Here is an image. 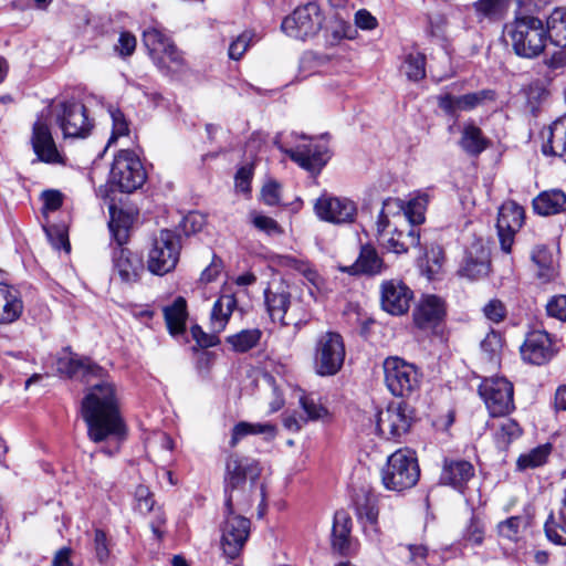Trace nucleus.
<instances>
[{
  "label": "nucleus",
  "mask_w": 566,
  "mask_h": 566,
  "mask_svg": "<svg viewBox=\"0 0 566 566\" xmlns=\"http://www.w3.org/2000/svg\"><path fill=\"white\" fill-rule=\"evenodd\" d=\"M533 210L539 216H553L566 211V193L559 189L539 192L532 201Z\"/></svg>",
  "instance_id": "nucleus-31"
},
{
  "label": "nucleus",
  "mask_w": 566,
  "mask_h": 566,
  "mask_svg": "<svg viewBox=\"0 0 566 566\" xmlns=\"http://www.w3.org/2000/svg\"><path fill=\"white\" fill-rule=\"evenodd\" d=\"M402 549H405L408 553L409 563L416 566H422L426 564L428 557V548L426 546L407 545L403 546Z\"/></svg>",
  "instance_id": "nucleus-61"
},
{
  "label": "nucleus",
  "mask_w": 566,
  "mask_h": 566,
  "mask_svg": "<svg viewBox=\"0 0 566 566\" xmlns=\"http://www.w3.org/2000/svg\"><path fill=\"white\" fill-rule=\"evenodd\" d=\"M485 527L480 517L473 515L463 531L462 538L469 545H481L484 541Z\"/></svg>",
  "instance_id": "nucleus-50"
},
{
  "label": "nucleus",
  "mask_w": 566,
  "mask_h": 566,
  "mask_svg": "<svg viewBox=\"0 0 566 566\" xmlns=\"http://www.w3.org/2000/svg\"><path fill=\"white\" fill-rule=\"evenodd\" d=\"M252 224L268 234H281L282 229L280 224L268 216L260 214L258 212H251L250 214Z\"/></svg>",
  "instance_id": "nucleus-53"
},
{
  "label": "nucleus",
  "mask_w": 566,
  "mask_h": 566,
  "mask_svg": "<svg viewBox=\"0 0 566 566\" xmlns=\"http://www.w3.org/2000/svg\"><path fill=\"white\" fill-rule=\"evenodd\" d=\"M484 315L494 323L502 322L506 316V308L499 300H491L483 308Z\"/></svg>",
  "instance_id": "nucleus-59"
},
{
  "label": "nucleus",
  "mask_w": 566,
  "mask_h": 566,
  "mask_svg": "<svg viewBox=\"0 0 566 566\" xmlns=\"http://www.w3.org/2000/svg\"><path fill=\"white\" fill-rule=\"evenodd\" d=\"M412 409L401 399L396 397L386 408L378 413L377 429L386 439H397L410 428Z\"/></svg>",
  "instance_id": "nucleus-14"
},
{
  "label": "nucleus",
  "mask_w": 566,
  "mask_h": 566,
  "mask_svg": "<svg viewBox=\"0 0 566 566\" xmlns=\"http://www.w3.org/2000/svg\"><path fill=\"white\" fill-rule=\"evenodd\" d=\"M359 517L364 521V530L368 536L376 538L378 535L377 520L378 509L371 504L359 505L357 507Z\"/></svg>",
  "instance_id": "nucleus-47"
},
{
  "label": "nucleus",
  "mask_w": 566,
  "mask_h": 566,
  "mask_svg": "<svg viewBox=\"0 0 566 566\" xmlns=\"http://www.w3.org/2000/svg\"><path fill=\"white\" fill-rule=\"evenodd\" d=\"M521 354L523 359L531 364H545L554 355L549 335L544 331H533L528 333L521 347Z\"/></svg>",
  "instance_id": "nucleus-24"
},
{
  "label": "nucleus",
  "mask_w": 566,
  "mask_h": 566,
  "mask_svg": "<svg viewBox=\"0 0 566 566\" xmlns=\"http://www.w3.org/2000/svg\"><path fill=\"white\" fill-rule=\"evenodd\" d=\"M164 316L170 334L178 335L184 333L188 317L186 300L182 296H178L171 305L164 308Z\"/></svg>",
  "instance_id": "nucleus-37"
},
{
  "label": "nucleus",
  "mask_w": 566,
  "mask_h": 566,
  "mask_svg": "<svg viewBox=\"0 0 566 566\" xmlns=\"http://www.w3.org/2000/svg\"><path fill=\"white\" fill-rule=\"evenodd\" d=\"M94 549L97 560L104 564L109 557L107 536L104 531L96 530L94 535Z\"/></svg>",
  "instance_id": "nucleus-58"
},
{
  "label": "nucleus",
  "mask_w": 566,
  "mask_h": 566,
  "mask_svg": "<svg viewBox=\"0 0 566 566\" xmlns=\"http://www.w3.org/2000/svg\"><path fill=\"white\" fill-rule=\"evenodd\" d=\"M541 137L544 155L564 157L566 155V115L544 128Z\"/></svg>",
  "instance_id": "nucleus-28"
},
{
  "label": "nucleus",
  "mask_w": 566,
  "mask_h": 566,
  "mask_svg": "<svg viewBox=\"0 0 566 566\" xmlns=\"http://www.w3.org/2000/svg\"><path fill=\"white\" fill-rule=\"evenodd\" d=\"M108 114L112 118V135L107 146L114 143L118 137L126 136L129 133V124L120 109L109 106Z\"/></svg>",
  "instance_id": "nucleus-48"
},
{
  "label": "nucleus",
  "mask_w": 566,
  "mask_h": 566,
  "mask_svg": "<svg viewBox=\"0 0 566 566\" xmlns=\"http://www.w3.org/2000/svg\"><path fill=\"white\" fill-rule=\"evenodd\" d=\"M429 202L428 195H418L410 199L406 205L400 199H387L385 200V208H396L403 212V218L408 221L407 226H417L424 222V214Z\"/></svg>",
  "instance_id": "nucleus-30"
},
{
  "label": "nucleus",
  "mask_w": 566,
  "mask_h": 566,
  "mask_svg": "<svg viewBox=\"0 0 566 566\" xmlns=\"http://www.w3.org/2000/svg\"><path fill=\"white\" fill-rule=\"evenodd\" d=\"M522 434L520 424L513 419H506L501 422L494 433V439L499 448L505 449L510 443Z\"/></svg>",
  "instance_id": "nucleus-45"
},
{
  "label": "nucleus",
  "mask_w": 566,
  "mask_h": 566,
  "mask_svg": "<svg viewBox=\"0 0 566 566\" xmlns=\"http://www.w3.org/2000/svg\"><path fill=\"white\" fill-rule=\"evenodd\" d=\"M384 375L388 389H416L420 386L418 368L399 357H388L384 361Z\"/></svg>",
  "instance_id": "nucleus-18"
},
{
  "label": "nucleus",
  "mask_w": 566,
  "mask_h": 566,
  "mask_svg": "<svg viewBox=\"0 0 566 566\" xmlns=\"http://www.w3.org/2000/svg\"><path fill=\"white\" fill-rule=\"evenodd\" d=\"M510 0H478L473 3L478 15L482 18H494L504 11Z\"/></svg>",
  "instance_id": "nucleus-52"
},
{
  "label": "nucleus",
  "mask_w": 566,
  "mask_h": 566,
  "mask_svg": "<svg viewBox=\"0 0 566 566\" xmlns=\"http://www.w3.org/2000/svg\"><path fill=\"white\" fill-rule=\"evenodd\" d=\"M473 476L474 468L471 462L465 460H444L440 482L462 492Z\"/></svg>",
  "instance_id": "nucleus-29"
},
{
  "label": "nucleus",
  "mask_w": 566,
  "mask_h": 566,
  "mask_svg": "<svg viewBox=\"0 0 566 566\" xmlns=\"http://www.w3.org/2000/svg\"><path fill=\"white\" fill-rule=\"evenodd\" d=\"M254 34L245 31L240 34L229 46V56L232 60H240L250 46Z\"/></svg>",
  "instance_id": "nucleus-54"
},
{
  "label": "nucleus",
  "mask_w": 566,
  "mask_h": 566,
  "mask_svg": "<svg viewBox=\"0 0 566 566\" xmlns=\"http://www.w3.org/2000/svg\"><path fill=\"white\" fill-rule=\"evenodd\" d=\"M235 511H239L237 506L226 507V517L220 528V547L229 559H234L241 554L251 531L250 520L237 514Z\"/></svg>",
  "instance_id": "nucleus-11"
},
{
  "label": "nucleus",
  "mask_w": 566,
  "mask_h": 566,
  "mask_svg": "<svg viewBox=\"0 0 566 566\" xmlns=\"http://www.w3.org/2000/svg\"><path fill=\"white\" fill-rule=\"evenodd\" d=\"M502 349L503 338L497 332L491 331L481 342V352L485 360L494 367L500 363Z\"/></svg>",
  "instance_id": "nucleus-44"
},
{
  "label": "nucleus",
  "mask_w": 566,
  "mask_h": 566,
  "mask_svg": "<svg viewBox=\"0 0 566 566\" xmlns=\"http://www.w3.org/2000/svg\"><path fill=\"white\" fill-rule=\"evenodd\" d=\"M459 145L467 154L478 156L489 147V140L480 127L473 123H467L463 126Z\"/></svg>",
  "instance_id": "nucleus-36"
},
{
  "label": "nucleus",
  "mask_w": 566,
  "mask_h": 566,
  "mask_svg": "<svg viewBox=\"0 0 566 566\" xmlns=\"http://www.w3.org/2000/svg\"><path fill=\"white\" fill-rule=\"evenodd\" d=\"M379 243L387 252L395 254H403L413 250L417 258L427 255V250L421 243L420 230L407 226V223L402 228L395 227Z\"/></svg>",
  "instance_id": "nucleus-16"
},
{
  "label": "nucleus",
  "mask_w": 566,
  "mask_h": 566,
  "mask_svg": "<svg viewBox=\"0 0 566 566\" xmlns=\"http://www.w3.org/2000/svg\"><path fill=\"white\" fill-rule=\"evenodd\" d=\"M345 357V343L339 333L328 331L318 335L313 353V369L318 376L331 377L338 374Z\"/></svg>",
  "instance_id": "nucleus-7"
},
{
  "label": "nucleus",
  "mask_w": 566,
  "mask_h": 566,
  "mask_svg": "<svg viewBox=\"0 0 566 566\" xmlns=\"http://www.w3.org/2000/svg\"><path fill=\"white\" fill-rule=\"evenodd\" d=\"M446 316L444 302L436 295H424L413 311V321L422 331L438 334Z\"/></svg>",
  "instance_id": "nucleus-22"
},
{
  "label": "nucleus",
  "mask_w": 566,
  "mask_h": 566,
  "mask_svg": "<svg viewBox=\"0 0 566 566\" xmlns=\"http://www.w3.org/2000/svg\"><path fill=\"white\" fill-rule=\"evenodd\" d=\"M420 476L418 461L409 449L390 454L381 470V481L387 490L401 492L415 486Z\"/></svg>",
  "instance_id": "nucleus-6"
},
{
  "label": "nucleus",
  "mask_w": 566,
  "mask_h": 566,
  "mask_svg": "<svg viewBox=\"0 0 566 566\" xmlns=\"http://www.w3.org/2000/svg\"><path fill=\"white\" fill-rule=\"evenodd\" d=\"M300 403L307 418L305 420H324L328 417V410L312 395H304L300 398Z\"/></svg>",
  "instance_id": "nucleus-49"
},
{
  "label": "nucleus",
  "mask_w": 566,
  "mask_h": 566,
  "mask_svg": "<svg viewBox=\"0 0 566 566\" xmlns=\"http://www.w3.org/2000/svg\"><path fill=\"white\" fill-rule=\"evenodd\" d=\"M144 44L158 67L177 72L184 62L181 52L158 28H149L143 34Z\"/></svg>",
  "instance_id": "nucleus-12"
},
{
  "label": "nucleus",
  "mask_w": 566,
  "mask_h": 566,
  "mask_svg": "<svg viewBox=\"0 0 566 566\" xmlns=\"http://www.w3.org/2000/svg\"><path fill=\"white\" fill-rule=\"evenodd\" d=\"M546 38L556 46L566 48V8H556L547 18Z\"/></svg>",
  "instance_id": "nucleus-39"
},
{
  "label": "nucleus",
  "mask_w": 566,
  "mask_h": 566,
  "mask_svg": "<svg viewBox=\"0 0 566 566\" xmlns=\"http://www.w3.org/2000/svg\"><path fill=\"white\" fill-rule=\"evenodd\" d=\"M137 509L140 513H149L154 507V500L150 491L145 485L137 486L135 491Z\"/></svg>",
  "instance_id": "nucleus-60"
},
{
  "label": "nucleus",
  "mask_w": 566,
  "mask_h": 566,
  "mask_svg": "<svg viewBox=\"0 0 566 566\" xmlns=\"http://www.w3.org/2000/svg\"><path fill=\"white\" fill-rule=\"evenodd\" d=\"M402 67L409 80L420 81L426 76V57L419 52L409 53Z\"/></svg>",
  "instance_id": "nucleus-46"
},
{
  "label": "nucleus",
  "mask_w": 566,
  "mask_h": 566,
  "mask_svg": "<svg viewBox=\"0 0 566 566\" xmlns=\"http://www.w3.org/2000/svg\"><path fill=\"white\" fill-rule=\"evenodd\" d=\"M386 264L376 248L371 244H364L360 248L358 258L348 266H339V270L352 274L378 275L384 272Z\"/></svg>",
  "instance_id": "nucleus-26"
},
{
  "label": "nucleus",
  "mask_w": 566,
  "mask_h": 566,
  "mask_svg": "<svg viewBox=\"0 0 566 566\" xmlns=\"http://www.w3.org/2000/svg\"><path fill=\"white\" fill-rule=\"evenodd\" d=\"M547 314L551 317L566 322V295H556L546 304Z\"/></svg>",
  "instance_id": "nucleus-56"
},
{
  "label": "nucleus",
  "mask_w": 566,
  "mask_h": 566,
  "mask_svg": "<svg viewBox=\"0 0 566 566\" xmlns=\"http://www.w3.org/2000/svg\"><path fill=\"white\" fill-rule=\"evenodd\" d=\"M265 304L273 322H280L283 326L295 324L287 317V310L291 305V294L287 286L279 284L270 286L265 291Z\"/></svg>",
  "instance_id": "nucleus-27"
},
{
  "label": "nucleus",
  "mask_w": 566,
  "mask_h": 566,
  "mask_svg": "<svg viewBox=\"0 0 566 566\" xmlns=\"http://www.w3.org/2000/svg\"><path fill=\"white\" fill-rule=\"evenodd\" d=\"M56 373L67 378H81L90 385L88 389H113L107 381L106 371L87 357H82L70 348H63L54 359Z\"/></svg>",
  "instance_id": "nucleus-5"
},
{
  "label": "nucleus",
  "mask_w": 566,
  "mask_h": 566,
  "mask_svg": "<svg viewBox=\"0 0 566 566\" xmlns=\"http://www.w3.org/2000/svg\"><path fill=\"white\" fill-rule=\"evenodd\" d=\"M111 182L123 192H133L146 180V171L132 150H120L115 156L109 176Z\"/></svg>",
  "instance_id": "nucleus-10"
},
{
  "label": "nucleus",
  "mask_w": 566,
  "mask_h": 566,
  "mask_svg": "<svg viewBox=\"0 0 566 566\" xmlns=\"http://www.w3.org/2000/svg\"><path fill=\"white\" fill-rule=\"evenodd\" d=\"M532 260L538 268V276L549 281L555 275L554 256L545 245H536L532 252Z\"/></svg>",
  "instance_id": "nucleus-41"
},
{
  "label": "nucleus",
  "mask_w": 566,
  "mask_h": 566,
  "mask_svg": "<svg viewBox=\"0 0 566 566\" xmlns=\"http://www.w3.org/2000/svg\"><path fill=\"white\" fill-rule=\"evenodd\" d=\"M548 541L557 545H566V489L558 511V521L551 514L544 525Z\"/></svg>",
  "instance_id": "nucleus-38"
},
{
  "label": "nucleus",
  "mask_w": 566,
  "mask_h": 566,
  "mask_svg": "<svg viewBox=\"0 0 566 566\" xmlns=\"http://www.w3.org/2000/svg\"><path fill=\"white\" fill-rule=\"evenodd\" d=\"M180 251V235L168 229L160 230L148 252V270L156 275H165L171 272L178 264Z\"/></svg>",
  "instance_id": "nucleus-8"
},
{
  "label": "nucleus",
  "mask_w": 566,
  "mask_h": 566,
  "mask_svg": "<svg viewBox=\"0 0 566 566\" xmlns=\"http://www.w3.org/2000/svg\"><path fill=\"white\" fill-rule=\"evenodd\" d=\"M23 303L18 290L0 283V324H10L22 314Z\"/></svg>",
  "instance_id": "nucleus-32"
},
{
  "label": "nucleus",
  "mask_w": 566,
  "mask_h": 566,
  "mask_svg": "<svg viewBox=\"0 0 566 566\" xmlns=\"http://www.w3.org/2000/svg\"><path fill=\"white\" fill-rule=\"evenodd\" d=\"M261 198L268 206H276L280 203V185L274 181L265 184L261 191Z\"/></svg>",
  "instance_id": "nucleus-62"
},
{
  "label": "nucleus",
  "mask_w": 566,
  "mask_h": 566,
  "mask_svg": "<svg viewBox=\"0 0 566 566\" xmlns=\"http://www.w3.org/2000/svg\"><path fill=\"white\" fill-rule=\"evenodd\" d=\"M80 413L87 426V436L94 442L108 438L122 440L127 434L115 391H88L81 401Z\"/></svg>",
  "instance_id": "nucleus-1"
},
{
  "label": "nucleus",
  "mask_w": 566,
  "mask_h": 566,
  "mask_svg": "<svg viewBox=\"0 0 566 566\" xmlns=\"http://www.w3.org/2000/svg\"><path fill=\"white\" fill-rule=\"evenodd\" d=\"M248 377L251 380L249 387L268 389L274 386V378L263 369L252 368L249 370Z\"/></svg>",
  "instance_id": "nucleus-55"
},
{
  "label": "nucleus",
  "mask_w": 566,
  "mask_h": 566,
  "mask_svg": "<svg viewBox=\"0 0 566 566\" xmlns=\"http://www.w3.org/2000/svg\"><path fill=\"white\" fill-rule=\"evenodd\" d=\"M504 33L514 53L521 57L534 59L545 49L546 30L537 17L516 13L514 19L505 24Z\"/></svg>",
  "instance_id": "nucleus-4"
},
{
  "label": "nucleus",
  "mask_w": 566,
  "mask_h": 566,
  "mask_svg": "<svg viewBox=\"0 0 566 566\" xmlns=\"http://www.w3.org/2000/svg\"><path fill=\"white\" fill-rule=\"evenodd\" d=\"M31 143L39 160L46 164H63L50 129V120L42 114L33 124Z\"/></svg>",
  "instance_id": "nucleus-20"
},
{
  "label": "nucleus",
  "mask_w": 566,
  "mask_h": 566,
  "mask_svg": "<svg viewBox=\"0 0 566 566\" xmlns=\"http://www.w3.org/2000/svg\"><path fill=\"white\" fill-rule=\"evenodd\" d=\"M490 271V252L482 242H473L467 250L463 264L459 270L462 276L470 280L485 277Z\"/></svg>",
  "instance_id": "nucleus-25"
},
{
  "label": "nucleus",
  "mask_w": 566,
  "mask_h": 566,
  "mask_svg": "<svg viewBox=\"0 0 566 566\" xmlns=\"http://www.w3.org/2000/svg\"><path fill=\"white\" fill-rule=\"evenodd\" d=\"M136 43L135 35L124 31L119 34L118 42L115 45V51L122 57L130 56L135 52Z\"/></svg>",
  "instance_id": "nucleus-57"
},
{
  "label": "nucleus",
  "mask_w": 566,
  "mask_h": 566,
  "mask_svg": "<svg viewBox=\"0 0 566 566\" xmlns=\"http://www.w3.org/2000/svg\"><path fill=\"white\" fill-rule=\"evenodd\" d=\"M222 270L221 259L213 256L211 263L201 272L200 282L210 283L213 282Z\"/></svg>",
  "instance_id": "nucleus-64"
},
{
  "label": "nucleus",
  "mask_w": 566,
  "mask_h": 566,
  "mask_svg": "<svg viewBox=\"0 0 566 566\" xmlns=\"http://www.w3.org/2000/svg\"><path fill=\"white\" fill-rule=\"evenodd\" d=\"M314 210L321 220L336 224L353 222L357 212L352 200L328 195L316 199Z\"/></svg>",
  "instance_id": "nucleus-17"
},
{
  "label": "nucleus",
  "mask_w": 566,
  "mask_h": 566,
  "mask_svg": "<svg viewBox=\"0 0 566 566\" xmlns=\"http://www.w3.org/2000/svg\"><path fill=\"white\" fill-rule=\"evenodd\" d=\"M65 138H85L93 128L86 107L76 101L59 103L50 111Z\"/></svg>",
  "instance_id": "nucleus-9"
},
{
  "label": "nucleus",
  "mask_w": 566,
  "mask_h": 566,
  "mask_svg": "<svg viewBox=\"0 0 566 566\" xmlns=\"http://www.w3.org/2000/svg\"><path fill=\"white\" fill-rule=\"evenodd\" d=\"M323 24V15L317 3L308 2L300 7L286 17L282 24V31L290 38L306 40L317 34Z\"/></svg>",
  "instance_id": "nucleus-13"
},
{
  "label": "nucleus",
  "mask_w": 566,
  "mask_h": 566,
  "mask_svg": "<svg viewBox=\"0 0 566 566\" xmlns=\"http://www.w3.org/2000/svg\"><path fill=\"white\" fill-rule=\"evenodd\" d=\"M109 214L108 228L113 240L118 245L112 255L113 273L122 283H137L145 272L144 261L140 255L123 247L128 242L133 217L114 206L109 208Z\"/></svg>",
  "instance_id": "nucleus-2"
},
{
  "label": "nucleus",
  "mask_w": 566,
  "mask_h": 566,
  "mask_svg": "<svg viewBox=\"0 0 566 566\" xmlns=\"http://www.w3.org/2000/svg\"><path fill=\"white\" fill-rule=\"evenodd\" d=\"M281 150L300 167L315 174L319 172L328 160L326 146L314 143L312 139L298 144L294 148L281 147Z\"/></svg>",
  "instance_id": "nucleus-21"
},
{
  "label": "nucleus",
  "mask_w": 566,
  "mask_h": 566,
  "mask_svg": "<svg viewBox=\"0 0 566 566\" xmlns=\"http://www.w3.org/2000/svg\"><path fill=\"white\" fill-rule=\"evenodd\" d=\"M43 210L55 211L63 203V195L57 190H46L42 192Z\"/></svg>",
  "instance_id": "nucleus-63"
},
{
  "label": "nucleus",
  "mask_w": 566,
  "mask_h": 566,
  "mask_svg": "<svg viewBox=\"0 0 566 566\" xmlns=\"http://www.w3.org/2000/svg\"><path fill=\"white\" fill-rule=\"evenodd\" d=\"M526 526V521L522 516H511L497 524V533L500 536L510 541L518 538L522 527Z\"/></svg>",
  "instance_id": "nucleus-51"
},
{
  "label": "nucleus",
  "mask_w": 566,
  "mask_h": 566,
  "mask_svg": "<svg viewBox=\"0 0 566 566\" xmlns=\"http://www.w3.org/2000/svg\"><path fill=\"white\" fill-rule=\"evenodd\" d=\"M411 298V290L400 281H387L381 286L382 308L392 315L406 313Z\"/></svg>",
  "instance_id": "nucleus-23"
},
{
  "label": "nucleus",
  "mask_w": 566,
  "mask_h": 566,
  "mask_svg": "<svg viewBox=\"0 0 566 566\" xmlns=\"http://www.w3.org/2000/svg\"><path fill=\"white\" fill-rule=\"evenodd\" d=\"M261 474L258 461L248 458L230 454L226 461L223 478L226 507L237 506L239 511H245L251 506L248 492V480L253 484Z\"/></svg>",
  "instance_id": "nucleus-3"
},
{
  "label": "nucleus",
  "mask_w": 566,
  "mask_h": 566,
  "mask_svg": "<svg viewBox=\"0 0 566 566\" xmlns=\"http://www.w3.org/2000/svg\"><path fill=\"white\" fill-rule=\"evenodd\" d=\"M262 337L259 328L243 329L228 337V343L235 352L245 353L255 347Z\"/></svg>",
  "instance_id": "nucleus-42"
},
{
  "label": "nucleus",
  "mask_w": 566,
  "mask_h": 566,
  "mask_svg": "<svg viewBox=\"0 0 566 566\" xmlns=\"http://www.w3.org/2000/svg\"><path fill=\"white\" fill-rule=\"evenodd\" d=\"M495 96L496 94L493 90H481L460 96L444 92L438 95L437 103L447 115L457 117L461 112H470L486 102L495 101Z\"/></svg>",
  "instance_id": "nucleus-19"
},
{
  "label": "nucleus",
  "mask_w": 566,
  "mask_h": 566,
  "mask_svg": "<svg viewBox=\"0 0 566 566\" xmlns=\"http://www.w3.org/2000/svg\"><path fill=\"white\" fill-rule=\"evenodd\" d=\"M235 307L237 298L233 294H223L214 302L210 316L213 333H221L226 328Z\"/></svg>",
  "instance_id": "nucleus-33"
},
{
  "label": "nucleus",
  "mask_w": 566,
  "mask_h": 566,
  "mask_svg": "<svg viewBox=\"0 0 566 566\" xmlns=\"http://www.w3.org/2000/svg\"><path fill=\"white\" fill-rule=\"evenodd\" d=\"M350 523V517L346 512L339 511L335 513L332 530V546L339 553H343L348 547Z\"/></svg>",
  "instance_id": "nucleus-40"
},
{
  "label": "nucleus",
  "mask_w": 566,
  "mask_h": 566,
  "mask_svg": "<svg viewBox=\"0 0 566 566\" xmlns=\"http://www.w3.org/2000/svg\"><path fill=\"white\" fill-rule=\"evenodd\" d=\"M552 451L551 444H543L523 453L516 461L517 469L523 471L543 465Z\"/></svg>",
  "instance_id": "nucleus-43"
},
{
  "label": "nucleus",
  "mask_w": 566,
  "mask_h": 566,
  "mask_svg": "<svg viewBox=\"0 0 566 566\" xmlns=\"http://www.w3.org/2000/svg\"><path fill=\"white\" fill-rule=\"evenodd\" d=\"M525 212L523 207L515 201H506L499 209L496 222L497 235L502 251L510 253L515 234L524 223Z\"/></svg>",
  "instance_id": "nucleus-15"
},
{
  "label": "nucleus",
  "mask_w": 566,
  "mask_h": 566,
  "mask_svg": "<svg viewBox=\"0 0 566 566\" xmlns=\"http://www.w3.org/2000/svg\"><path fill=\"white\" fill-rule=\"evenodd\" d=\"M276 433V427L270 422L252 423L247 421H240L232 429L230 446L234 448L241 439L250 434H261L264 437V439L272 440L275 438Z\"/></svg>",
  "instance_id": "nucleus-35"
},
{
  "label": "nucleus",
  "mask_w": 566,
  "mask_h": 566,
  "mask_svg": "<svg viewBox=\"0 0 566 566\" xmlns=\"http://www.w3.org/2000/svg\"><path fill=\"white\" fill-rule=\"evenodd\" d=\"M514 391H479L490 415L503 417L514 410Z\"/></svg>",
  "instance_id": "nucleus-34"
}]
</instances>
